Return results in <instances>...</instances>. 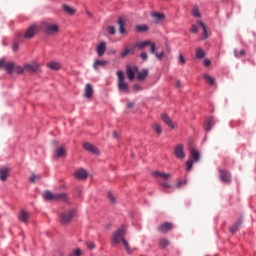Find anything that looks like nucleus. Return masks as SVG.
<instances>
[{
    "label": "nucleus",
    "instance_id": "55",
    "mask_svg": "<svg viewBox=\"0 0 256 256\" xmlns=\"http://www.w3.org/2000/svg\"><path fill=\"white\" fill-rule=\"evenodd\" d=\"M133 89H134V91H141V85H139V84H135L134 86H133Z\"/></svg>",
    "mask_w": 256,
    "mask_h": 256
},
{
    "label": "nucleus",
    "instance_id": "15",
    "mask_svg": "<svg viewBox=\"0 0 256 256\" xmlns=\"http://www.w3.org/2000/svg\"><path fill=\"white\" fill-rule=\"evenodd\" d=\"M74 177L80 180L87 179V177H89V173H87V170L80 168L75 171Z\"/></svg>",
    "mask_w": 256,
    "mask_h": 256
},
{
    "label": "nucleus",
    "instance_id": "28",
    "mask_svg": "<svg viewBox=\"0 0 256 256\" xmlns=\"http://www.w3.org/2000/svg\"><path fill=\"white\" fill-rule=\"evenodd\" d=\"M67 155V151H65V148L63 147H58L55 150V157L59 158V157H65Z\"/></svg>",
    "mask_w": 256,
    "mask_h": 256
},
{
    "label": "nucleus",
    "instance_id": "50",
    "mask_svg": "<svg viewBox=\"0 0 256 256\" xmlns=\"http://www.w3.org/2000/svg\"><path fill=\"white\" fill-rule=\"evenodd\" d=\"M72 255L81 256L82 255L81 249L77 248L76 250L73 251Z\"/></svg>",
    "mask_w": 256,
    "mask_h": 256
},
{
    "label": "nucleus",
    "instance_id": "20",
    "mask_svg": "<svg viewBox=\"0 0 256 256\" xmlns=\"http://www.w3.org/2000/svg\"><path fill=\"white\" fill-rule=\"evenodd\" d=\"M84 96L86 99H91V97H93V86L91 84L85 85Z\"/></svg>",
    "mask_w": 256,
    "mask_h": 256
},
{
    "label": "nucleus",
    "instance_id": "19",
    "mask_svg": "<svg viewBox=\"0 0 256 256\" xmlns=\"http://www.w3.org/2000/svg\"><path fill=\"white\" fill-rule=\"evenodd\" d=\"M117 25L119 27L120 35H125V33H127V29H125V20L123 19V17L118 18Z\"/></svg>",
    "mask_w": 256,
    "mask_h": 256
},
{
    "label": "nucleus",
    "instance_id": "17",
    "mask_svg": "<svg viewBox=\"0 0 256 256\" xmlns=\"http://www.w3.org/2000/svg\"><path fill=\"white\" fill-rule=\"evenodd\" d=\"M220 179L223 183H230L231 174L227 170H220Z\"/></svg>",
    "mask_w": 256,
    "mask_h": 256
},
{
    "label": "nucleus",
    "instance_id": "18",
    "mask_svg": "<svg viewBox=\"0 0 256 256\" xmlns=\"http://www.w3.org/2000/svg\"><path fill=\"white\" fill-rule=\"evenodd\" d=\"M96 51L98 57H103L105 55V51H107V44L105 42H101L98 44Z\"/></svg>",
    "mask_w": 256,
    "mask_h": 256
},
{
    "label": "nucleus",
    "instance_id": "37",
    "mask_svg": "<svg viewBox=\"0 0 256 256\" xmlns=\"http://www.w3.org/2000/svg\"><path fill=\"white\" fill-rule=\"evenodd\" d=\"M14 71L16 73H18V75H21V74L25 73V66L21 67L19 65L14 64Z\"/></svg>",
    "mask_w": 256,
    "mask_h": 256
},
{
    "label": "nucleus",
    "instance_id": "27",
    "mask_svg": "<svg viewBox=\"0 0 256 256\" xmlns=\"http://www.w3.org/2000/svg\"><path fill=\"white\" fill-rule=\"evenodd\" d=\"M243 223V220L240 218L237 220V222L230 228V232L237 233L239 231V228L241 227Z\"/></svg>",
    "mask_w": 256,
    "mask_h": 256
},
{
    "label": "nucleus",
    "instance_id": "21",
    "mask_svg": "<svg viewBox=\"0 0 256 256\" xmlns=\"http://www.w3.org/2000/svg\"><path fill=\"white\" fill-rule=\"evenodd\" d=\"M136 73H137L136 78L138 81H143L147 79V75H149V71H147V69H142L141 71L138 70V72Z\"/></svg>",
    "mask_w": 256,
    "mask_h": 256
},
{
    "label": "nucleus",
    "instance_id": "48",
    "mask_svg": "<svg viewBox=\"0 0 256 256\" xmlns=\"http://www.w3.org/2000/svg\"><path fill=\"white\" fill-rule=\"evenodd\" d=\"M187 181L179 180L176 184L175 187L176 189H180L181 185H185Z\"/></svg>",
    "mask_w": 256,
    "mask_h": 256
},
{
    "label": "nucleus",
    "instance_id": "8",
    "mask_svg": "<svg viewBox=\"0 0 256 256\" xmlns=\"http://www.w3.org/2000/svg\"><path fill=\"white\" fill-rule=\"evenodd\" d=\"M37 25H32L28 27L23 35L24 39H33L37 35Z\"/></svg>",
    "mask_w": 256,
    "mask_h": 256
},
{
    "label": "nucleus",
    "instance_id": "57",
    "mask_svg": "<svg viewBox=\"0 0 256 256\" xmlns=\"http://www.w3.org/2000/svg\"><path fill=\"white\" fill-rule=\"evenodd\" d=\"M113 137L114 139H119V134L117 133V131L113 132Z\"/></svg>",
    "mask_w": 256,
    "mask_h": 256
},
{
    "label": "nucleus",
    "instance_id": "47",
    "mask_svg": "<svg viewBox=\"0 0 256 256\" xmlns=\"http://www.w3.org/2000/svg\"><path fill=\"white\" fill-rule=\"evenodd\" d=\"M152 55H155V57L157 59H159V61H161L163 59V56H164V53L163 52H160V53H152Z\"/></svg>",
    "mask_w": 256,
    "mask_h": 256
},
{
    "label": "nucleus",
    "instance_id": "53",
    "mask_svg": "<svg viewBox=\"0 0 256 256\" xmlns=\"http://www.w3.org/2000/svg\"><path fill=\"white\" fill-rule=\"evenodd\" d=\"M191 33H198L199 32V28H197L196 25H193L190 29Z\"/></svg>",
    "mask_w": 256,
    "mask_h": 256
},
{
    "label": "nucleus",
    "instance_id": "25",
    "mask_svg": "<svg viewBox=\"0 0 256 256\" xmlns=\"http://www.w3.org/2000/svg\"><path fill=\"white\" fill-rule=\"evenodd\" d=\"M48 69H51L52 71H59L61 69V64L58 62H49L47 65Z\"/></svg>",
    "mask_w": 256,
    "mask_h": 256
},
{
    "label": "nucleus",
    "instance_id": "61",
    "mask_svg": "<svg viewBox=\"0 0 256 256\" xmlns=\"http://www.w3.org/2000/svg\"><path fill=\"white\" fill-rule=\"evenodd\" d=\"M235 57H239V54L237 53V50H234Z\"/></svg>",
    "mask_w": 256,
    "mask_h": 256
},
{
    "label": "nucleus",
    "instance_id": "35",
    "mask_svg": "<svg viewBox=\"0 0 256 256\" xmlns=\"http://www.w3.org/2000/svg\"><path fill=\"white\" fill-rule=\"evenodd\" d=\"M191 157H192V159H194V161H199L201 156L199 154V151H197L195 149H191Z\"/></svg>",
    "mask_w": 256,
    "mask_h": 256
},
{
    "label": "nucleus",
    "instance_id": "49",
    "mask_svg": "<svg viewBox=\"0 0 256 256\" xmlns=\"http://www.w3.org/2000/svg\"><path fill=\"white\" fill-rule=\"evenodd\" d=\"M12 51H19V43L17 42H14L13 45H12Z\"/></svg>",
    "mask_w": 256,
    "mask_h": 256
},
{
    "label": "nucleus",
    "instance_id": "58",
    "mask_svg": "<svg viewBox=\"0 0 256 256\" xmlns=\"http://www.w3.org/2000/svg\"><path fill=\"white\" fill-rule=\"evenodd\" d=\"M175 86L179 89V87H181V81H176Z\"/></svg>",
    "mask_w": 256,
    "mask_h": 256
},
{
    "label": "nucleus",
    "instance_id": "46",
    "mask_svg": "<svg viewBox=\"0 0 256 256\" xmlns=\"http://www.w3.org/2000/svg\"><path fill=\"white\" fill-rule=\"evenodd\" d=\"M178 61H179V63H181V65H185L186 60H185V57L183 56V54L178 55Z\"/></svg>",
    "mask_w": 256,
    "mask_h": 256
},
{
    "label": "nucleus",
    "instance_id": "51",
    "mask_svg": "<svg viewBox=\"0 0 256 256\" xmlns=\"http://www.w3.org/2000/svg\"><path fill=\"white\" fill-rule=\"evenodd\" d=\"M140 57H141V59H143V61H147V59H148L147 52H142V53L140 54Z\"/></svg>",
    "mask_w": 256,
    "mask_h": 256
},
{
    "label": "nucleus",
    "instance_id": "4",
    "mask_svg": "<svg viewBox=\"0 0 256 256\" xmlns=\"http://www.w3.org/2000/svg\"><path fill=\"white\" fill-rule=\"evenodd\" d=\"M43 30L46 33V35H57V33H59V26L57 24L44 22Z\"/></svg>",
    "mask_w": 256,
    "mask_h": 256
},
{
    "label": "nucleus",
    "instance_id": "22",
    "mask_svg": "<svg viewBox=\"0 0 256 256\" xmlns=\"http://www.w3.org/2000/svg\"><path fill=\"white\" fill-rule=\"evenodd\" d=\"M197 23H198L199 27L202 28V31H203L202 37H203V39H207L209 37V31L207 30V26H205V23H203V21H198Z\"/></svg>",
    "mask_w": 256,
    "mask_h": 256
},
{
    "label": "nucleus",
    "instance_id": "42",
    "mask_svg": "<svg viewBox=\"0 0 256 256\" xmlns=\"http://www.w3.org/2000/svg\"><path fill=\"white\" fill-rule=\"evenodd\" d=\"M108 199L112 205H115V203H117V200L115 199V195H113V193L111 192H108Z\"/></svg>",
    "mask_w": 256,
    "mask_h": 256
},
{
    "label": "nucleus",
    "instance_id": "54",
    "mask_svg": "<svg viewBox=\"0 0 256 256\" xmlns=\"http://www.w3.org/2000/svg\"><path fill=\"white\" fill-rule=\"evenodd\" d=\"M162 187H164L165 189H171V184L169 182H164L161 184Z\"/></svg>",
    "mask_w": 256,
    "mask_h": 256
},
{
    "label": "nucleus",
    "instance_id": "45",
    "mask_svg": "<svg viewBox=\"0 0 256 256\" xmlns=\"http://www.w3.org/2000/svg\"><path fill=\"white\" fill-rule=\"evenodd\" d=\"M107 31H108L109 35H115V33H116L115 26H108Z\"/></svg>",
    "mask_w": 256,
    "mask_h": 256
},
{
    "label": "nucleus",
    "instance_id": "7",
    "mask_svg": "<svg viewBox=\"0 0 256 256\" xmlns=\"http://www.w3.org/2000/svg\"><path fill=\"white\" fill-rule=\"evenodd\" d=\"M150 45V53H155L157 47L155 46V43H152L151 41L147 40L144 42H137L134 44V47H138V49L143 50L145 47H149Z\"/></svg>",
    "mask_w": 256,
    "mask_h": 256
},
{
    "label": "nucleus",
    "instance_id": "44",
    "mask_svg": "<svg viewBox=\"0 0 256 256\" xmlns=\"http://www.w3.org/2000/svg\"><path fill=\"white\" fill-rule=\"evenodd\" d=\"M192 15H193V17H200L201 14H199V8L194 7V8L192 9Z\"/></svg>",
    "mask_w": 256,
    "mask_h": 256
},
{
    "label": "nucleus",
    "instance_id": "43",
    "mask_svg": "<svg viewBox=\"0 0 256 256\" xmlns=\"http://www.w3.org/2000/svg\"><path fill=\"white\" fill-rule=\"evenodd\" d=\"M193 169V160L190 159L186 162V171H191Z\"/></svg>",
    "mask_w": 256,
    "mask_h": 256
},
{
    "label": "nucleus",
    "instance_id": "23",
    "mask_svg": "<svg viewBox=\"0 0 256 256\" xmlns=\"http://www.w3.org/2000/svg\"><path fill=\"white\" fill-rule=\"evenodd\" d=\"M152 175L158 179H162L163 181H167L169 177H171V174L161 173V172H153Z\"/></svg>",
    "mask_w": 256,
    "mask_h": 256
},
{
    "label": "nucleus",
    "instance_id": "52",
    "mask_svg": "<svg viewBox=\"0 0 256 256\" xmlns=\"http://www.w3.org/2000/svg\"><path fill=\"white\" fill-rule=\"evenodd\" d=\"M86 246L88 247V249H95V243L93 242H86Z\"/></svg>",
    "mask_w": 256,
    "mask_h": 256
},
{
    "label": "nucleus",
    "instance_id": "59",
    "mask_svg": "<svg viewBox=\"0 0 256 256\" xmlns=\"http://www.w3.org/2000/svg\"><path fill=\"white\" fill-rule=\"evenodd\" d=\"M238 55H241V56L245 55V50H240Z\"/></svg>",
    "mask_w": 256,
    "mask_h": 256
},
{
    "label": "nucleus",
    "instance_id": "56",
    "mask_svg": "<svg viewBox=\"0 0 256 256\" xmlns=\"http://www.w3.org/2000/svg\"><path fill=\"white\" fill-rule=\"evenodd\" d=\"M204 65H205V67H209V65H211V60L204 59Z\"/></svg>",
    "mask_w": 256,
    "mask_h": 256
},
{
    "label": "nucleus",
    "instance_id": "32",
    "mask_svg": "<svg viewBox=\"0 0 256 256\" xmlns=\"http://www.w3.org/2000/svg\"><path fill=\"white\" fill-rule=\"evenodd\" d=\"M203 79L208 85H215V78L211 77L209 74H204Z\"/></svg>",
    "mask_w": 256,
    "mask_h": 256
},
{
    "label": "nucleus",
    "instance_id": "62",
    "mask_svg": "<svg viewBox=\"0 0 256 256\" xmlns=\"http://www.w3.org/2000/svg\"><path fill=\"white\" fill-rule=\"evenodd\" d=\"M78 195H81V189H77Z\"/></svg>",
    "mask_w": 256,
    "mask_h": 256
},
{
    "label": "nucleus",
    "instance_id": "39",
    "mask_svg": "<svg viewBox=\"0 0 256 256\" xmlns=\"http://www.w3.org/2000/svg\"><path fill=\"white\" fill-rule=\"evenodd\" d=\"M30 183H36V181H41V175L32 174L29 178Z\"/></svg>",
    "mask_w": 256,
    "mask_h": 256
},
{
    "label": "nucleus",
    "instance_id": "33",
    "mask_svg": "<svg viewBox=\"0 0 256 256\" xmlns=\"http://www.w3.org/2000/svg\"><path fill=\"white\" fill-rule=\"evenodd\" d=\"M43 197L46 201H55V194H52L51 191L44 192Z\"/></svg>",
    "mask_w": 256,
    "mask_h": 256
},
{
    "label": "nucleus",
    "instance_id": "60",
    "mask_svg": "<svg viewBox=\"0 0 256 256\" xmlns=\"http://www.w3.org/2000/svg\"><path fill=\"white\" fill-rule=\"evenodd\" d=\"M135 103H128V109H131V107H134Z\"/></svg>",
    "mask_w": 256,
    "mask_h": 256
},
{
    "label": "nucleus",
    "instance_id": "6",
    "mask_svg": "<svg viewBox=\"0 0 256 256\" xmlns=\"http://www.w3.org/2000/svg\"><path fill=\"white\" fill-rule=\"evenodd\" d=\"M0 69H4L9 75L15 71V63L6 62L4 59H0Z\"/></svg>",
    "mask_w": 256,
    "mask_h": 256
},
{
    "label": "nucleus",
    "instance_id": "41",
    "mask_svg": "<svg viewBox=\"0 0 256 256\" xmlns=\"http://www.w3.org/2000/svg\"><path fill=\"white\" fill-rule=\"evenodd\" d=\"M153 129L158 135H161L163 133V128H161V125L159 124H155L153 126Z\"/></svg>",
    "mask_w": 256,
    "mask_h": 256
},
{
    "label": "nucleus",
    "instance_id": "9",
    "mask_svg": "<svg viewBox=\"0 0 256 256\" xmlns=\"http://www.w3.org/2000/svg\"><path fill=\"white\" fill-rule=\"evenodd\" d=\"M135 73H139V68L137 66H127L126 74L129 81H133L135 79Z\"/></svg>",
    "mask_w": 256,
    "mask_h": 256
},
{
    "label": "nucleus",
    "instance_id": "12",
    "mask_svg": "<svg viewBox=\"0 0 256 256\" xmlns=\"http://www.w3.org/2000/svg\"><path fill=\"white\" fill-rule=\"evenodd\" d=\"M9 171L11 170L7 166H3L0 168V181H2V183H5V181H7L9 177Z\"/></svg>",
    "mask_w": 256,
    "mask_h": 256
},
{
    "label": "nucleus",
    "instance_id": "5",
    "mask_svg": "<svg viewBox=\"0 0 256 256\" xmlns=\"http://www.w3.org/2000/svg\"><path fill=\"white\" fill-rule=\"evenodd\" d=\"M24 71H26V73H39L41 71V66L33 61L24 65Z\"/></svg>",
    "mask_w": 256,
    "mask_h": 256
},
{
    "label": "nucleus",
    "instance_id": "10",
    "mask_svg": "<svg viewBox=\"0 0 256 256\" xmlns=\"http://www.w3.org/2000/svg\"><path fill=\"white\" fill-rule=\"evenodd\" d=\"M160 117L163 123H165V125L170 127V129H175V122H173V120L171 119V117H169V115L162 113Z\"/></svg>",
    "mask_w": 256,
    "mask_h": 256
},
{
    "label": "nucleus",
    "instance_id": "31",
    "mask_svg": "<svg viewBox=\"0 0 256 256\" xmlns=\"http://www.w3.org/2000/svg\"><path fill=\"white\" fill-rule=\"evenodd\" d=\"M107 65V61L105 60H95L93 64L94 69H98L99 67H105Z\"/></svg>",
    "mask_w": 256,
    "mask_h": 256
},
{
    "label": "nucleus",
    "instance_id": "29",
    "mask_svg": "<svg viewBox=\"0 0 256 256\" xmlns=\"http://www.w3.org/2000/svg\"><path fill=\"white\" fill-rule=\"evenodd\" d=\"M62 9H63V11H65V13H67V15H75L74 8L67 4H63Z\"/></svg>",
    "mask_w": 256,
    "mask_h": 256
},
{
    "label": "nucleus",
    "instance_id": "36",
    "mask_svg": "<svg viewBox=\"0 0 256 256\" xmlns=\"http://www.w3.org/2000/svg\"><path fill=\"white\" fill-rule=\"evenodd\" d=\"M152 17H154V19H157V21H163V19H165V14L156 12L152 14Z\"/></svg>",
    "mask_w": 256,
    "mask_h": 256
},
{
    "label": "nucleus",
    "instance_id": "16",
    "mask_svg": "<svg viewBox=\"0 0 256 256\" xmlns=\"http://www.w3.org/2000/svg\"><path fill=\"white\" fill-rule=\"evenodd\" d=\"M83 147L89 153H93L94 155H99V149H97V147H95L93 144L86 142L83 144Z\"/></svg>",
    "mask_w": 256,
    "mask_h": 256
},
{
    "label": "nucleus",
    "instance_id": "63",
    "mask_svg": "<svg viewBox=\"0 0 256 256\" xmlns=\"http://www.w3.org/2000/svg\"><path fill=\"white\" fill-rule=\"evenodd\" d=\"M111 53L115 54L117 53V50H112Z\"/></svg>",
    "mask_w": 256,
    "mask_h": 256
},
{
    "label": "nucleus",
    "instance_id": "13",
    "mask_svg": "<svg viewBox=\"0 0 256 256\" xmlns=\"http://www.w3.org/2000/svg\"><path fill=\"white\" fill-rule=\"evenodd\" d=\"M29 217H31V214L25 210L20 211L18 215L19 221H21V223H25V225L29 223Z\"/></svg>",
    "mask_w": 256,
    "mask_h": 256
},
{
    "label": "nucleus",
    "instance_id": "40",
    "mask_svg": "<svg viewBox=\"0 0 256 256\" xmlns=\"http://www.w3.org/2000/svg\"><path fill=\"white\" fill-rule=\"evenodd\" d=\"M129 53H133V49L131 48H124V50L121 52V57H127Z\"/></svg>",
    "mask_w": 256,
    "mask_h": 256
},
{
    "label": "nucleus",
    "instance_id": "1",
    "mask_svg": "<svg viewBox=\"0 0 256 256\" xmlns=\"http://www.w3.org/2000/svg\"><path fill=\"white\" fill-rule=\"evenodd\" d=\"M125 235H127V227L122 225L118 230H116L111 236V245L113 247H117V245H123L125 251L129 254L132 253L131 246H129V242L125 239Z\"/></svg>",
    "mask_w": 256,
    "mask_h": 256
},
{
    "label": "nucleus",
    "instance_id": "30",
    "mask_svg": "<svg viewBox=\"0 0 256 256\" xmlns=\"http://www.w3.org/2000/svg\"><path fill=\"white\" fill-rule=\"evenodd\" d=\"M158 245L160 247V249H165V247H169L170 243H169V239L167 238H160Z\"/></svg>",
    "mask_w": 256,
    "mask_h": 256
},
{
    "label": "nucleus",
    "instance_id": "34",
    "mask_svg": "<svg viewBox=\"0 0 256 256\" xmlns=\"http://www.w3.org/2000/svg\"><path fill=\"white\" fill-rule=\"evenodd\" d=\"M135 31H137V33H145L149 31V27L147 25H137L135 26Z\"/></svg>",
    "mask_w": 256,
    "mask_h": 256
},
{
    "label": "nucleus",
    "instance_id": "14",
    "mask_svg": "<svg viewBox=\"0 0 256 256\" xmlns=\"http://www.w3.org/2000/svg\"><path fill=\"white\" fill-rule=\"evenodd\" d=\"M171 229H173V223H170V222H165V223L161 224L160 226H158V231L160 233H169V231H171Z\"/></svg>",
    "mask_w": 256,
    "mask_h": 256
},
{
    "label": "nucleus",
    "instance_id": "11",
    "mask_svg": "<svg viewBox=\"0 0 256 256\" xmlns=\"http://www.w3.org/2000/svg\"><path fill=\"white\" fill-rule=\"evenodd\" d=\"M176 159H185V152L183 151V144H178L174 149Z\"/></svg>",
    "mask_w": 256,
    "mask_h": 256
},
{
    "label": "nucleus",
    "instance_id": "24",
    "mask_svg": "<svg viewBox=\"0 0 256 256\" xmlns=\"http://www.w3.org/2000/svg\"><path fill=\"white\" fill-rule=\"evenodd\" d=\"M212 125H215V122L213 121V117H208L204 123L205 131H211Z\"/></svg>",
    "mask_w": 256,
    "mask_h": 256
},
{
    "label": "nucleus",
    "instance_id": "2",
    "mask_svg": "<svg viewBox=\"0 0 256 256\" xmlns=\"http://www.w3.org/2000/svg\"><path fill=\"white\" fill-rule=\"evenodd\" d=\"M117 77H118V81H117V87L118 90L121 93H126L129 94V84H127V82H125V74L123 73V71H118L117 72Z\"/></svg>",
    "mask_w": 256,
    "mask_h": 256
},
{
    "label": "nucleus",
    "instance_id": "38",
    "mask_svg": "<svg viewBox=\"0 0 256 256\" xmlns=\"http://www.w3.org/2000/svg\"><path fill=\"white\" fill-rule=\"evenodd\" d=\"M196 57L197 59H203L205 57V52L201 48H196Z\"/></svg>",
    "mask_w": 256,
    "mask_h": 256
},
{
    "label": "nucleus",
    "instance_id": "3",
    "mask_svg": "<svg viewBox=\"0 0 256 256\" xmlns=\"http://www.w3.org/2000/svg\"><path fill=\"white\" fill-rule=\"evenodd\" d=\"M73 217H75V210H66L60 214V223L61 225H69L71 221H73Z\"/></svg>",
    "mask_w": 256,
    "mask_h": 256
},
{
    "label": "nucleus",
    "instance_id": "26",
    "mask_svg": "<svg viewBox=\"0 0 256 256\" xmlns=\"http://www.w3.org/2000/svg\"><path fill=\"white\" fill-rule=\"evenodd\" d=\"M69 197L66 193L54 194V201H67Z\"/></svg>",
    "mask_w": 256,
    "mask_h": 256
}]
</instances>
